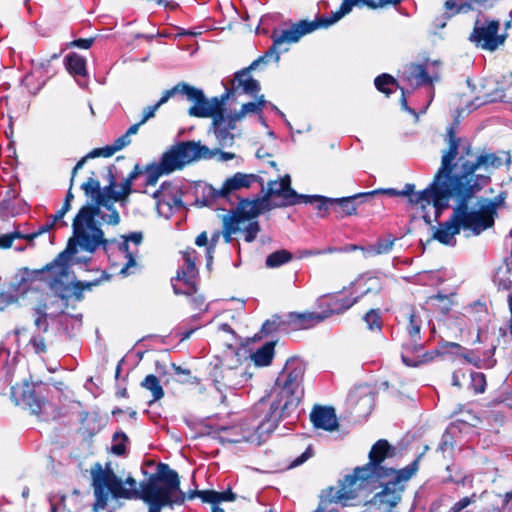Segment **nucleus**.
<instances>
[{"instance_id": "obj_16", "label": "nucleus", "mask_w": 512, "mask_h": 512, "mask_svg": "<svg viewBox=\"0 0 512 512\" xmlns=\"http://www.w3.org/2000/svg\"><path fill=\"white\" fill-rule=\"evenodd\" d=\"M359 5H364L371 9H378L391 5V3L390 0H343L340 8L336 12H333L330 17H321L317 21H307V23L316 25L314 31L320 27H329L349 14L354 6Z\"/></svg>"}, {"instance_id": "obj_59", "label": "nucleus", "mask_w": 512, "mask_h": 512, "mask_svg": "<svg viewBox=\"0 0 512 512\" xmlns=\"http://www.w3.org/2000/svg\"><path fill=\"white\" fill-rule=\"evenodd\" d=\"M279 324H280L279 318L274 317L273 319L267 320L263 324L262 331L265 333H271V332L275 331L276 329H278Z\"/></svg>"}, {"instance_id": "obj_10", "label": "nucleus", "mask_w": 512, "mask_h": 512, "mask_svg": "<svg viewBox=\"0 0 512 512\" xmlns=\"http://www.w3.org/2000/svg\"><path fill=\"white\" fill-rule=\"evenodd\" d=\"M213 384L220 393V400L224 402L227 393L243 387L251 378V374L242 367L215 366L211 373Z\"/></svg>"}, {"instance_id": "obj_32", "label": "nucleus", "mask_w": 512, "mask_h": 512, "mask_svg": "<svg viewBox=\"0 0 512 512\" xmlns=\"http://www.w3.org/2000/svg\"><path fill=\"white\" fill-rule=\"evenodd\" d=\"M512 272L511 264L505 263L497 268L494 273L493 281L499 289L509 290L512 287V279L510 274Z\"/></svg>"}, {"instance_id": "obj_7", "label": "nucleus", "mask_w": 512, "mask_h": 512, "mask_svg": "<svg viewBox=\"0 0 512 512\" xmlns=\"http://www.w3.org/2000/svg\"><path fill=\"white\" fill-rule=\"evenodd\" d=\"M315 27L316 25L307 23V20H302L293 24L289 29L275 30L271 36L273 45L263 56L254 60L249 67L235 73L232 88L224 98H228L230 95H248L250 97L258 95L261 89L260 83L251 76V70L256 69L260 64H267L271 61L278 62L280 59L278 48L282 44L298 42L302 36L313 32Z\"/></svg>"}, {"instance_id": "obj_35", "label": "nucleus", "mask_w": 512, "mask_h": 512, "mask_svg": "<svg viewBox=\"0 0 512 512\" xmlns=\"http://www.w3.org/2000/svg\"><path fill=\"white\" fill-rule=\"evenodd\" d=\"M292 259V254L287 250H278L271 253L266 258V266L269 268H277Z\"/></svg>"}, {"instance_id": "obj_43", "label": "nucleus", "mask_w": 512, "mask_h": 512, "mask_svg": "<svg viewBox=\"0 0 512 512\" xmlns=\"http://www.w3.org/2000/svg\"><path fill=\"white\" fill-rule=\"evenodd\" d=\"M357 286H362L368 284L367 288L362 292V295L371 293V292H379L381 290V282L378 277L370 276L367 278L361 277L356 280L354 283Z\"/></svg>"}, {"instance_id": "obj_8", "label": "nucleus", "mask_w": 512, "mask_h": 512, "mask_svg": "<svg viewBox=\"0 0 512 512\" xmlns=\"http://www.w3.org/2000/svg\"><path fill=\"white\" fill-rule=\"evenodd\" d=\"M269 413L261 415H249L241 423L231 427L220 428V439L228 443L250 442L256 445L262 444L274 431H263L262 424L269 420Z\"/></svg>"}, {"instance_id": "obj_27", "label": "nucleus", "mask_w": 512, "mask_h": 512, "mask_svg": "<svg viewBox=\"0 0 512 512\" xmlns=\"http://www.w3.org/2000/svg\"><path fill=\"white\" fill-rule=\"evenodd\" d=\"M235 122H231V117L229 118L228 126H225V118L223 114H219L213 120L214 133L217 137V140L222 146H230L234 141V135L230 132L231 129H234Z\"/></svg>"}, {"instance_id": "obj_22", "label": "nucleus", "mask_w": 512, "mask_h": 512, "mask_svg": "<svg viewBox=\"0 0 512 512\" xmlns=\"http://www.w3.org/2000/svg\"><path fill=\"white\" fill-rule=\"evenodd\" d=\"M81 188L85 195L89 197L93 202L91 204H86L85 206H98L105 209L106 211H108V209H115L114 206L109 204V199H106L107 193L111 189L107 188V186L101 188L98 180L90 177L81 185Z\"/></svg>"}, {"instance_id": "obj_34", "label": "nucleus", "mask_w": 512, "mask_h": 512, "mask_svg": "<svg viewBox=\"0 0 512 512\" xmlns=\"http://www.w3.org/2000/svg\"><path fill=\"white\" fill-rule=\"evenodd\" d=\"M141 386L151 392L152 400L150 403L158 401L164 396V391L160 385V381L153 374L147 375L141 382Z\"/></svg>"}, {"instance_id": "obj_13", "label": "nucleus", "mask_w": 512, "mask_h": 512, "mask_svg": "<svg viewBox=\"0 0 512 512\" xmlns=\"http://www.w3.org/2000/svg\"><path fill=\"white\" fill-rule=\"evenodd\" d=\"M500 22L497 20H476L470 40L484 50L495 51L506 40V35L498 34Z\"/></svg>"}, {"instance_id": "obj_47", "label": "nucleus", "mask_w": 512, "mask_h": 512, "mask_svg": "<svg viewBox=\"0 0 512 512\" xmlns=\"http://www.w3.org/2000/svg\"><path fill=\"white\" fill-rule=\"evenodd\" d=\"M471 386L475 393H483L486 387V379L483 373L474 372L470 375Z\"/></svg>"}, {"instance_id": "obj_5", "label": "nucleus", "mask_w": 512, "mask_h": 512, "mask_svg": "<svg viewBox=\"0 0 512 512\" xmlns=\"http://www.w3.org/2000/svg\"><path fill=\"white\" fill-rule=\"evenodd\" d=\"M305 363L297 357L288 359L279 373L271 392L270 419L262 424L263 431L275 430L279 421L288 417L304 396Z\"/></svg>"}, {"instance_id": "obj_2", "label": "nucleus", "mask_w": 512, "mask_h": 512, "mask_svg": "<svg viewBox=\"0 0 512 512\" xmlns=\"http://www.w3.org/2000/svg\"><path fill=\"white\" fill-rule=\"evenodd\" d=\"M446 141L448 149L442 154L433 182L415 199L432 201L436 217L448 208L453 195L467 200L488 184L489 176L477 171L491 173L510 163V156L504 151L474 154L469 142L456 137L453 127L448 128Z\"/></svg>"}, {"instance_id": "obj_45", "label": "nucleus", "mask_w": 512, "mask_h": 512, "mask_svg": "<svg viewBox=\"0 0 512 512\" xmlns=\"http://www.w3.org/2000/svg\"><path fill=\"white\" fill-rule=\"evenodd\" d=\"M23 401L31 409L32 413L38 414L41 411L42 401L33 391L25 392L23 394Z\"/></svg>"}, {"instance_id": "obj_12", "label": "nucleus", "mask_w": 512, "mask_h": 512, "mask_svg": "<svg viewBox=\"0 0 512 512\" xmlns=\"http://www.w3.org/2000/svg\"><path fill=\"white\" fill-rule=\"evenodd\" d=\"M263 198L268 200L269 207L272 210L300 204L302 194H298L291 187V177L287 174L280 180L269 181Z\"/></svg>"}, {"instance_id": "obj_38", "label": "nucleus", "mask_w": 512, "mask_h": 512, "mask_svg": "<svg viewBox=\"0 0 512 512\" xmlns=\"http://www.w3.org/2000/svg\"><path fill=\"white\" fill-rule=\"evenodd\" d=\"M333 198H328L319 195H302L301 203H311L315 204V207L319 211L326 212L328 210V205H333L334 201H331Z\"/></svg>"}, {"instance_id": "obj_29", "label": "nucleus", "mask_w": 512, "mask_h": 512, "mask_svg": "<svg viewBox=\"0 0 512 512\" xmlns=\"http://www.w3.org/2000/svg\"><path fill=\"white\" fill-rule=\"evenodd\" d=\"M395 241L396 237L388 234L384 237L378 238L374 244L366 248H361V250L363 251L365 257L388 254L393 249Z\"/></svg>"}, {"instance_id": "obj_50", "label": "nucleus", "mask_w": 512, "mask_h": 512, "mask_svg": "<svg viewBox=\"0 0 512 512\" xmlns=\"http://www.w3.org/2000/svg\"><path fill=\"white\" fill-rule=\"evenodd\" d=\"M476 501V494H472L470 497H464L460 501L456 502L448 512H461L464 508Z\"/></svg>"}, {"instance_id": "obj_63", "label": "nucleus", "mask_w": 512, "mask_h": 512, "mask_svg": "<svg viewBox=\"0 0 512 512\" xmlns=\"http://www.w3.org/2000/svg\"><path fill=\"white\" fill-rule=\"evenodd\" d=\"M54 226H55V225H54V224H52V223L50 222V220H49L47 223H45L44 225H42V226L39 228L38 232L33 233V234H31V235H29V236H27V237H28L29 239H33V238L37 237L38 235H40V234H42V233L48 232V231H49L50 229H52Z\"/></svg>"}, {"instance_id": "obj_19", "label": "nucleus", "mask_w": 512, "mask_h": 512, "mask_svg": "<svg viewBox=\"0 0 512 512\" xmlns=\"http://www.w3.org/2000/svg\"><path fill=\"white\" fill-rule=\"evenodd\" d=\"M258 176L254 174L236 173L232 177L226 179L220 190L214 192V196L234 204L239 197L236 192L242 188H249L258 180Z\"/></svg>"}, {"instance_id": "obj_30", "label": "nucleus", "mask_w": 512, "mask_h": 512, "mask_svg": "<svg viewBox=\"0 0 512 512\" xmlns=\"http://www.w3.org/2000/svg\"><path fill=\"white\" fill-rule=\"evenodd\" d=\"M274 346L275 343L273 341L266 342L251 354L250 357L255 366L265 367L271 364L274 357Z\"/></svg>"}, {"instance_id": "obj_61", "label": "nucleus", "mask_w": 512, "mask_h": 512, "mask_svg": "<svg viewBox=\"0 0 512 512\" xmlns=\"http://www.w3.org/2000/svg\"><path fill=\"white\" fill-rule=\"evenodd\" d=\"M94 42V39L93 38H87V39H77V40H74L71 45L72 46H75V47H78L80 49H88L91 47V45L93 44Z\"/></svg>"}, {"instance_id": "obj_31", "label": "nucleus", "mask_w": 512, "mask_h": 512, "mask_svg": "<svg viewBox=\"0 0 512 512\" xmlns=\"http://www.w3.org/2000/svg\"><path fill=\"white\" fill-rule=\"evenodd\" d=\"M162 168V171L166 173L173 172L177 169H180L184 166L180 154L176 147H173L171 150L166 152L159 163Z\"/></svg>"}, {"instance_id": "obj_25", "label": "nucleus", "mask_w": 512, "mask_h": 512, "mask_svg": "<svg viewBox=\"0 0 512 512\" xmlns=\"http://www.w3.org/2000/svg\"><path fill=\"white\" fill-rule=\"evenodd\" d=\"M310 419L316 428L326 431H334L338 428V421L335 410L331 407H314Z\"/></svg>"}, {"instance_id": "obj_18", "label": "nucleus", "mask_w": 512, "mask_h": 512, "mask_svg": "<svg viewBox=\"0 0 512 512\" xmlns=\"http://www.w3.org/2000/svg\"><path fill=\"white\" fill-rule=\"evenodd\" d=\"M403 75L408 84L413 87L431 85L439 79V72L436 62L421 64H410L405 67Z\"/></svg>"}, {"instance_id": "obj_6", "label": "nucleus", "mask_w": 512, "mask_h": 512, "mask_svg": "<svg viewBox=\"0 0 512 512\" xmlns=\"http://www.w3.org/2000/svg\"><path fill=\"white\" fill-rule=\"evenodd\" d=\"M393 455V449L386 440H378L369 453V463L354 469L353 474L346 475L337 488L330 491L331 500L335 502H347L355 499L359 492L369 489L378 481L384 480L389 468L381 466V463Z\"/></svg>"}, {"instance_id": "obj_20", "label": "nucleus", "mask_w": 512, "mask_h": 512, "mask_svg": "<svg viewBox=\"0 0 512 512\" xmlns=\"http://www.w3.org/2000/svg\"><path fill=\"white\" fill-rule=\"evenodd\" d=\"M348 404L358 417H366L374 407V393L368 386L355 387L348 395Z\"/></svg>"}, {"instance_id": "obj_56", "label": "nucleus", "mask_w": 512, "mask_h": 512, "mask_svg": "<svg viewBox=\"0 0 512 512\" xmlns=\"http://www.w3.org/2000/svg\"><path fill=\"white\" fill-rule=\"evenodd\" d=\"M31 345L33 346L36 353H43L46 351L45 340L41 336H34L30 340Z\"/></svg>"}, {"instance_id": "obj_55", "label": "nucleus", "mask_w": 512, "mask_h": 512, "mask_svg": "<svg viewBox=\"0 0 512 512\" xmlns=\"http://www.w3.org/2000/svg\"><path fill=\"white\" fill-rule=\"evenodd\" d=\"M24 236L19 232H13L9 234H5L0 236V248H9L11 247L14 239L23 238Z\"/></svg>"}, {"instance_id": "obj_42", "label": "nucleus", "mask_w": 512, "mask_h": 512, "mask_svg": "<svg viewBox=\"0 0 512 512\" xmlns=\"http://www.w3.org/2000/svg\"><path fill=\"white\" fill-rule=\"evenodd\" d=\"M139 130V125H131L128 130L121 135L120 137L116 138L113 143L118 149V151L122 150L123 148L127 147L132 142V136L136 135Z\"/></svg>"}, {"instance_id": "obj_9", "label": "nucleus", "mask_w": 512, "mask_h": 512, "mask_svg": "<svg viewBox=\"0 0 512 512\" xmlns=\"http://www.w3.org/2000/svg\"><path fill=\"white\" fill-rule=\"evenodd\" d=\"M356 302L357 298H354L353 300H339L335 298L322 297L319 299V303H329L327 310L322 312H292L288 315L287 323L294 330L309 329L321 323L332 314L341 313L349 309Z\"/></svg>"}, {"instance_id": "obj_51", "label": "nucleus", "mask_w": 512, "mask_h": 512, "mask_svg": "<svg viewBox=\"0 0 512 512\" xmlns=\"http://www.w3.org/2000/svg\"><path fill=\"white\" fill-rule=\"evenodd\" d=\"M444 8L446 10L445 19H450L461 11L462 6L457 5V0H445Z\"/></svg>"}, {"instance_id": "obj_60", "label": "nucleus", "mask_w": 512, "mask_h": 512, "mask_svg": "<svg viewBox=\"0 0 512 512\" xmlns=\"http://www.w3.org/2000/svg\"><path fill=\"white\" fill-rule=\"evenodd\" d=\"M379 193L386 194V195H389V196H401L400 195V191L396 190V189H393V188L377 189V190H374V191H371V192L362 193L361 195L373 196V195L379 194Z\"/></svg>"}, {"instance_id": "obj_14", "label": "nucleus", "mask_w": 512, "mask_h": 512, "mask_svg": "<svg viewBox=\"0 0 512 512\" xmlns=\"http://www.w3.org/2000/svg\"><path fill=\"white\" fill-rule=\"evenodd\" d=\"M195 261V250H186L183 252V265L178 270L177 276L172 279V286L175 294L190 296L196 292V278L198 271Z\"/></svg>"}, {"instance_id": "obj_36", "label": "nucleus", "mask_w": 512, "mask_h": 512, "mask_svg": "<svg viewBox=\"0 0 512 512\" xmlns=\"http://www.w3.org/2000/svg\"><path fill=\"white\" fill-rule=\"evenodd\" d=\"M240 229L237 217L229 216L228 214L223 218V237L226 243H230L232 236Z\"/></svg>"}, {"instance_id": "obj_3", "label": "nucleus", "mask_w": 512, "mask_h": 512, "mask_svg": "<svg viewBox=\"0 0 512 512\" xmlns=\"http://www.w3.org/2000/svg\"><path fill=\"white\" fill-rule=\"evenodd\" d=\"M95 508L105 509L109 499H141L149 506V512H161L163 507L182 504L185 494L180 489L177 472L167 464L160 463L155 475L140 484L133 477L123 482L111 468L96 464L91 469Z\"/></svg>"}, {"instance_id": "obj_15", "label": "nucleus", "mask_w": 512, "mask_h": 512, "mask_svg": "<svg viewBox=\"0 0 512 512\" xmlns=\"http://www.w3.org/2000/svg\"><path fill=\"white\" fill-rule=\"evenodd\" d=\"M186 97L189 101L194 102V105L189 109V115L194 117H213L219 116L222 113V102L217 98L208 100L205 98L202 90L189 85Z\"/></svg>"}, {"instance_id": "obj_17", "label": "nucleus", "mask_w": 512, "mask_h": 512, "mask_svg": "<svg viewBox=\"0 0 512 512\" xmlns=\"http://www.w3.org/2000/svg\"><path fill=\"white\" fill-rule=\"evenodd\" d=\"M156 199V208L159 215L169 218L174 211L183 207L179 189L171 184H162L160 189L153 193Z\"/></svg>"}, {"instance_id": "obj_54", "label": "nucleus", "mask_w": 512, "mask_h": 512, "mask_svg": "<svg viewBox=\"0 0 512 512\" xmlns=\"http://www.w3.org/2000/svg\"><path fill=\"white\" fill-rule=\"evenodd\" d=\"M260 231L258 222H251L245 229V241L252 242L255 240Z\"/></svg>"}, {"instance_id": "obj_53", "label": "nucleus", "mask_w": 512, "mask_h": 512, "mask_svg": "<svg viewBox=\"0 0 512 512\" xmlns=\"http://www.w3.org/2000/svg\"><path fill=\"white\" fill-rule=\"evenodd\" d=\"M445 349H449L451 352H455L465 358L468 362L472 363V359L466 353V350L462 348L459 344L454 342H446L443 346Z\"/></svg>"}, {"instance_id": "obj_4", "label": "nucleus", "mask_w": 512, "mask_h": 512, "mask_svg": "<svg viewBox=\"0 0 512 512\" xmlns=\"http://www.w3.org/2000/svg\"><path fill=\"white\" fill-rule=\"evenodd\" d=\"M503 203L502 196L493 200L482 198L474 208L470 209L466 200L461 199L449 220L440 223L438 227H432L433 238L444 245L454 246L456 244L455 236L461 229L479 235L493 226L497 210Z\"/></svg>"}, {"instance_id": "obj_37", "label": "nucleus", "mask_w": 512, "mask_h": 512, "mask_svg": "<svg viewBox=\"0 0 512 512\" xmlns=\"http://www.w3.org/2000/svg\"><path fill=\"white\" fill-rule=\"evenodd\" d=\"M413 190H414V185L413 184H406L405 185V188L403 190L400 191V195L401 196H410V201L412 203H415V204H418L421 206V208L424 210L427 206H430L432 205L433 208H434V221H437L438 218L440 217V215L438 217H436V208L434 206V203L431 201L430 203L427 202L426 200H421V201H415V199H417L418 195L422 193L421 192H418V193H413ZM426 189L423 190V192L425 191Z\"/></svg>"}, {"instance_id": "obj_33", "label": "nucleus", "mask_w": 512, "mask_h": 512, "mask_svg": "<svg viewBox=\"0 0 512 512\" xmlns=\"http://www.w3.org/2000/svg\"><path fill=\"white\" fill-rule=\"evenodd\" d=\"M66 68L74 76L86 75V60L84 57L72 53L66 58Z\"/></svg>"}, {"instance_id": "obj_52", "label": "nucleus", "mask_w": 512, "mask_h": 512, "mask_svg": "<svg viewBox=\"0 0 512 512\" xmlns=\"http://www.w3.org/2000/svg\"><path fill=\"white\" fill-rule=\"evenodd\" d=\"M116 152H118V149H116L114 143H112L111 145H107L103 148L94 149L90 153V155H91V157H96V156L110 157L113 154H115Z\"/></svg>"}, {"instance_id": "obj_11", "label": "nucleus", "mask_w": 512, "mask_h": 512, "mask_svg": "<svg viewBox=\"0 0 512 512\" xmlns=\"http://www.w3.org/2000/svg\"><path fill=\"white\" fill-rule=\"evenodd\" d=\"M421 323L422 321L419 316L413 313L410 314L407 325L409 340L403 344V352L401 354L402 361L406 366L416 367L432 359V357H428L427 353H421L423 349V344L419 341Z\"/></svg>"}, {"instance_id": "obj_21", "label": "nucleus", "mask_w": 512, "mask_h": 512, "mask_svg": "<svg viewBox=\"0 0 512 512\" xmlns=\"http://www.w3.org/2000/svg\"><path fill=\"white\" fill-rule=\"evenodd\" d=\"M235 209L231 210L229 216L237 217L240 224L243 220H250L256 218L263 212L270 211L268 200L263 196L253 200L239 199Z\"/></svg>"}, {"instance_id": "obj_62", "label": "nucleus", "mask_w": 512, "mask_h": 512, "mask_svg": "<svg viewBox=\"0 0 512 512\" xmlns=\"http://www.w3.org/2000/svg\"><path fill=\"white\" fill-rule=\"evenodd\" d=\"M15 300V297L11 294L0 293V310H3L4 306L13 303Z\"/></svg>"}, {"instance_id": "obj_26", "label": "nucleus", "mask_w": 512, "mask_h": 512, "mask_svg": "<svg viewBox=\"0 0 512 512\" xmlns=\"http://www.w3.org/2000/svg\"><path fill=\"white\" fill-rule=\"evenodd\" d=\"M195 496L201 498L203 502L210 503L212 505V512H224V509L219 507V503L224 501H234L236 499V495L231 490L223 492H217L214 490L196 491L191 494L189 498H194Z\"/></svg>"}, {"instance_id": "obj_24", "label": "nucleus", "mask_w": 512, "mask_h": 512, "mask_svg": "<svg viewBox=\"0 0 512 512\" xmlns=\"http://www.w3.org/2000/svg\"><path fill=\"white\" fill-rule=\"evenodd\" d=\"M142 173L141 167L136 164L134 169L129 173V175L123 179L120 184H116L111 182L107 188L111 190L107 193L106 199H109V204L113 206L114 201L124 200L130 193L131 187L134 180H136L140 174Z\"/></svg>"}, {"instance_id": "obj_48", "label": "nucleus", "mask_w": 512, "mask_h": 512, "mask_svg": "<svg viewBox=\"0 0 512 512\" xmlns=\"http://www.w3.org/2000/svg\"><path fill=\"white\" fill-rule=\"evenodd\" d=\"M364 321L366 322L368 328L370 330H380V317L379 314L375 310H371L364 316Z\"/></svg>"}, {"instance_id": "obj_39", "label": "nucleus", "mask_w": 512, "mask_h": 512, "mask_svg": "<svg viewBox=\"0 0 512 512\" xmlns=\"http://www.w3.org/2000/svg\"><path fill=\"white\" fill-rule=\"evenodd\" d=\"M361 194L362 193L350 197L334 198L331 201H334V204L339 205L344 215H353L356 213V205L354 204V200L358 197L366 196Z\"/></svg>"}, {"instance_id": "obj_49", "label": "nucleus", "mask_w": 512, "mask_h": 512, "mask_svg": "<svg viewBox=\"0 0 512 512\" xmlns=\"http://www.w3.org/2000/svg\"><path fill=\"white\" fill-rule=\"evenodd\" d=\"M160 107L155 103L154 105H149L145 107L142 111V118L138 123L134 125H139V128L144 125L148 120L153 118Z\"/></svg>"}, {"instance_id": "obj_23", "label": "nucleus", "mask_w": 512, "mask_h": 512, "mask_svg": "<svg viewBox=\"0 0 512 512\" xmlns=\"http://www.w3.org/2000/svg\"><path fill=\"white\" fill-rule=\"evenodd\" d=\"M175 147L178 150L184 165L198 159L212 158L217 153V151L213 152L207 146L194 141L182 142Z\"/></svg>"}, {"instance_id": "obj_40", "label": "nucleus", "mask_w": 512, "mask_h": 512, "mask_svg": "<svg viewBox=\"0 0 512 512\" xmlns=\"http://www.w3.org/2000/svg\"><path fill=\"white\" fill-rule=\"evenodd\" d=\"M374 82L376 88L387 95L392 93L393 88L397 87L395 79L389 74H382L376 77Z\"/></svg>"}, {"instance_id": "obj_64", "label": "nucleus", "mask_w": 512, "mask_h": 512, "mask_svg": "<svg viewBox=\"0 0 512 512\" xmlns=\"http://www.w3.org/2000/svg\"><path fill=\"white\" fill-rule=\"evenodd\" d=\"M464 376L465 374L462 371H455L452 375V385L460 388L462 386L461 378H463Z\"/></svg>"}, {"instance_id": "obj_41", "label": "nucleus", "mask_w": 512, "mask_h": 512, "mask_svg": "<svg viewBox=\"0 0 512 512\" xmlns=\"http://www.w3.org/2000/svg\"><path fill=\"white\" fill-rule=\"evenodd\" d=\"M142 173L140 174L145 177V182L147 185H155L158 181V178L164 174L165 172L162 171L161 166L152 164L147 166L144 170L141 168Z\"/></svg>"}, {"instance_id": "obj_58", "label": "nucleus", "mask_w": 512, "mask_h": 512, "mask_svg": "<svg viewBox=\"0 0 512 512\" xmlns=\"http://www.w3.org/2000/svg\"><path fill=\"white\" fill-rule=\"evenodd\" d=\"M173 369H174L176 375L183 377L180 380L181 382H183V383L190 382V378H191L190 370L182 368L181 366H177L175 364H173Z\"/></svg>"}, {"instance_id": "obj_28", "label": "nucleus", "mask_w": 512, "mask_h": 512, "mask_svg": "<svg viewBox=\"0 0 512 512\" xmlns=\"http://www.w3.org/2000/svg\"><path fill=\"white\" fill-rule=\"evenodd\" d=\"M255 101L244 103L241 106V109L231 115V122H236L242 120L245 116L250 114L260 115L267 105V101L265 100L264 95H256L252 96Z\"/></svg>"}, {"instance_id": "obj_46", "label": "nucleus", "mask_w": 512, "mask_h": 512, "mask_svg": "<svg viewBox=\"0 0 512 512\" xmlns=\"http://www.w3.org/2000/svg\"><path fill=\"white\" fill-rule=\"evenodd\" d=\"M127 441V437L124 433H115L113 437V444L111 447L112 453L116 455H123L126 451L125 442Z\"/></svg>"}, {"instance_id": "obj_44", "label": "nucleus", "mask_w": 512, "mask_h": 512, "mask_svg": "<svg viewBox=\"0 0 512 512\" xmlns=\"http://www.w3.org/2000/svg\"><path fill=\"white\" fill-rule=\"evenodd\" d=\"M189 85L186 83H179L175 85L172 89L164 91L161 98L156 103L159 107L165 104L171 97L176 94H182L186 96Z\"/></svg>"}, {"instance_id": "obj_57", "label": "nucleus", "mask_w": 512, "mask_h": 512, "mask_svg": "<svg viewBox=\"0 0 512 512\" xmlns=\"http://www.w3.org/2000/svg\"><path fill=\"white\" fill-rule=\"evenodd\" d=\"M35 326L46 332L48 330L47 315L37 310V317L35 319Z\"/></svg>"}, {"instance_id": "obj_1", "label": "nucleus", "mask_w": 512, "mask_h": 512, "mask_svg": "<svg viewBox=\"0 0 512 512\" xmlns=\"http://www.w3.org/2000/svg\"><path fill=\"white\" fill-rule=\"evenodd\" d=\"M99 220L116 226L120 223V215L116 209L106 211L98 206H82L73 219L72 236L66 249L40 272L50 289L63 299L69 298L72 292L80 298L81 293L75 286V277L70 272V264L80 250L93 254L102 247L112 264L119 268L121 275L127 276L135 272L136 256L143 234L132 232L122 235L120 240L107 239Z\"/></svg>"}]
</instances>
